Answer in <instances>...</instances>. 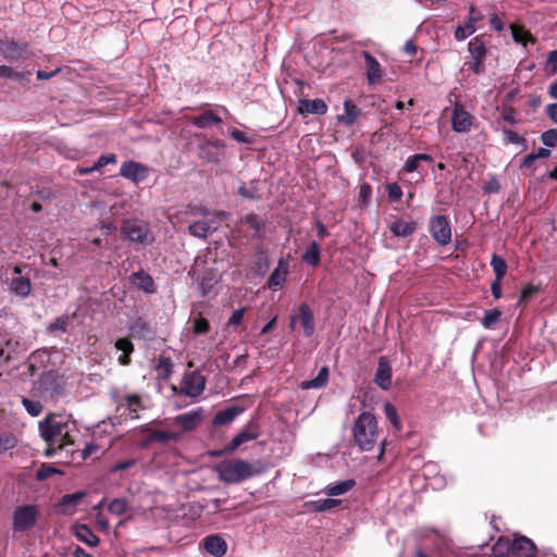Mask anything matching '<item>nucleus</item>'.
<instances>
[{
	"label": "nucleus",
	"mask_w": 557,
	"mask_h": 557,
	"mask_svg": "<svg viewBox=\"0 0 557 557\" xmlns=\"http://www.w3.org/2000/svg\"><path fill=\"white\" fill-rule=\"evenodd\" d=\"M289 271V262L285 258H280L276 268L271 273L268 280V287L272 290H277L286 281Z\"/></svg>",
	"instance_id": "a211bd4d"
},
{
	"label": "nucleus",
	"mask_w": 557,
	"mask_h": 557,
	"mask_svg": "<svg viewBox=\"0 0 557 557\" xmlns=\"http://www.w3.org/2000/svg\"><path fill=\"white\" fill-rule=\"evenodd\" d=\"M244 412V407L238 405H233L230 407H226L222 410H219L213 419H212V425L213 426H222L231 424L240 413Z\"/></svg>",
	"instance_id": "aec40b11"
},
{
	"label": "nucleus",
	"mask_w": 557,
	"mask_h": 557,
	"mask_svg": "<svg viewBox=\"0 0 557 557\" xmlns=\"http://www.w3.org/2000/svg\"><path fill=\"white\" fill-rule=\"evenodd\" d=\"M502 317V312L498 309H491L485 311V314L482 319V325L484 329H492Z\"/></svg>",
	"instance_id": "09e8293b"
},
{
	"label": "nucleus",
	"mask_w": 557,
	"mask_h": 557,
	"mask_svg": "<svg viewBox=\"0 0 557 557\" xmlns=\"http://www.w3.org/2000/svg\"><path fill=\"white\" fill-rule=\"evenodd\" d=\"M39 515L40 511L37 505L27 504L16 506L12 512L13 533H24L32 530L37 522Z\"/></svg>",
	"instance_id": "20e7f679"
},
{
	"label": "nucleus",
	"mask_w": 557,
	"mask_h": 557,
	"mask_svg": "<svg viewBox=\"0 0 557 557\" xmlns=\"http://www.w3.org/2000/svg\"><path fill=\"white\" fill-rule=\"evenodd\" d=\"M386 188L391 201H397L401 198L403 190L397 183L388 184Z\"/></svg>",
	"instance_id": "e2e57ef3"
},
{
	"label": "nucleus",
	"mask_w": 557,
	"mask_h": 557,
	"mask_svg": "<svg viewBox=\"0 0 557 557\" xmlns=\"http://www.w3.org/2000/svg\"><path fill=\"white\" fill-rule=\"evenodd\" d=\"M245 308L237 309L230 317L227 325L228 327L236 329L244 320Z\"/></svg>",
	"instance_id": "680f3d73"
},
{
	"label": "nucleus",
	"mask_w": 557,
	"mask_h": 557,
	"mask_svg": "<svg viewBox=\"0 0 557 557\" xmlns=\"http://www.w3.org/2000/svg\"><path fill=\"white\" fill-rule=\"evenodd\" d=\"M219 228V223L214 219L213 215L209 218H202L201 220H196L189 223L188 225V234L193 237L199 239H207L211 234L216 232Z\"/></svg>",
	"instance_id": "1a4fd4ad"
},
{
	"label": "nucleus",
	"mask_w": 557,
	"mask_h": 557,
	"mask_svg": "<svg viewBox=\"0 0 557 557\" xmlns=\"http://www.w3.org/2000/svg\"><path fill=\"white\" fill-rule=\"evenodd\" d=\"M495 557H505L512 554V542L507 537H499L492 547Z\"/></svg>",
	"instance_id": "a19ab883"
},
{
	"label": "nucleus",
	"mask_w": 557,
	"mask_h": 557,
	"mask_svg": "<svg viewBox=\"0 0 557 557\" xmlns=\"http://www.w3.org/2000/svg\"><path fill=\"white\" fill-rule=\"evenodd\" d=\"M259 426L256 420H250L245 428L233 437L225 451L233 453L244 443L253 441L259 437Z\"/></svg>",
	"instance_id": "9b49d317"
},
{
	"label": "nucleus",
	"mask_w": 557,
	"mask_h": 557,
	"mask_svg": "<svg viewBox=\"0 0 557 557\" xmlns=\"http://www.w3.org/2000/svg\"><path fill=\"white\" fill-rule=\"evenodd\" d=\"M108 510L115 516H121L127 510V500L125 498H114L109 504Z\"/></svg>",
	"instance_id": "3c124183"
},
{
	"label": "nucleus",
	"mask_w": 557,
	"mask_h": 557,
	"mask_svg": "<svg viewBox=\"0 0 557 557\" xmlns=\"http://www.w3.org/2000/svg\"><path fill=\"white\" fill-rule=\"evenodd\" d=\"M197 280L198 289L202 296H208L212 292L213 286L216 282L215 276L209 271L201 273V275L198 276Z\"/></svg>",
	"instance_id": "4c0bfd02"
},
{
	"label": "nucleus",
	"mask_w": 557,
	"mask_h": 557,
	"mask_svg": "<svg viewBox=\"0 0 557 557\" xmlns=\"http://www.w3.org/2000/svg\"><path fill=\"white\" fill-rule=\"evenodd\" d=\"M189 122L198 128H208L222 123V119L212 110H205L198 115L189 117Z\"/></svg>",
	"instance_id": "bb28decb"
},
{
	"label": "nucleus",
	"mask_w": 557,
	"mask_h": 557,
	"mask_svg": "<svg viewBox=\"0 0 557 557\" xmlns=\"http://www.w3.org/2000/svg\"><path fill=\"white\" fill-rule=\"evenodd\" d=\"M215 472L219 480L227 484L243 482L256 473L252 466L243 459L222 461L216 465Z\"/></svg>",
	"instance_id": "f03ea898"
},
{
	"label": "nucleus",
	"mask_w": 557,
	"mask_h": 557,
	"mask_svg": "<svg viewBox=\"0 0 557 557\" xmlns=\"http://www.w3.org/2000/svg\"><path fill=\"white\" fill-rule=\"evenodd\" d=\"M0 77L20 81L24 77V74L15 72L11 66L0 65Z\"/></svg>",
	"instance_id": "052dcab7"
},
{
	"label": "nucleus",
	"mask_w": 557,
	"mask_h": 557,
	"mask_svg": "<svg viewBox=\"0 0 557 557\" xmlns=\"http://www.w3.org/2000/svg\"><path fill=\"white\" fill-rule=\"evenodd\" d=\"M469 70H471L474 74H482L485 71L484 60H474L468 61L465 63Z\"/></svg>",
	"instance_id": "338daca9"
},
{
	"label": "nucleus",
	"mask_w": 557,
	"mask_h": 557,
	"mask_svg": "<svg viewBox=\"0 0 557 557\" xmlns=\"http://www.w3.org/2000/svg\"><path fill=\"white\" fill-rule=\"evenodd\" d=\"M115 348L123 354L119 357V362L123 366H127L131 362L129 355L134 350V345L128 338H119L115 342Z\"/></svg>",
	"instance_id": "c9c22d12"
},
{
	"label": "nucleus",
	"mask_w": 557,
	"mask_h": 557,
	"mask_svg": "<svg viewBox=\"0 0 557 557\" xmlns=\"http://www.w3.org/2000/svg\"><path fill=\"white\" fill-rule=\"evenodd\" d=\"M121 231L125 238L134 243L150 245L154 240L149 224L141 220L134 219L124 221Z\"/></svg>",
	"instance_id": "423d86ee"
},
{
	"label": "nucleus",
	"mask_w": 557,
	"mask_h": 557,
	"mask_svg": "<svg viewBox=\"0 0 557 557\" xmlns=\"http://www.w3.org/2000/svg\"><path fill=\"white\" fill-rule=\"evenodd\" d=\"M503 135L506 144L522 145L525 141L524 138L520 137L516 132L509 128H504Z\"/></svg>",
	"instance_id": "4d7b16f0"
},
{
	"label": "nucleus",
	"mask_w": 557,
	"mask_h": 557,
	"mask_svg": "<svg viewBox=\"0 0 557 557\" xmlns=\"http://www.w3.org/2000/svg\"><path fill=\"white\" fill-rule=\"evenodd\" d=\"M116 161H117V158H116V154H114V153L102 154L94 163V169L99 171L104 165L110 164V163L114 164V163H116Z\"/></svg>",
	"instance_id": "13d9d810"
},
{
	"label": "nucleus",
	"mask_w": 557,
	"mask_h": 557,
	"mask_svg": "<svg viewBox=\"0 0 557 557\" xmlns=\"http://www.w3.org/2000/svg\"><path fill=\"white\" fill-rule=\"evenodd\" d=\"M70 321H71L70 315H67V314L60 315L47 326V332L54 333L57 331H60V332L64 333L67 331Z\"/></svg>",
	"instance_id": "a18cd8bd"
},
{
	"label": "nucleus",
	"mask_w": 557,
	"mask_h": 557,
	"mask_svg": "<svg viewBox=\"0 0 557 557\" xmlns=\"http://www.w3.org/2000/svg\"><path fill=\"white\" fill-rule=\"evenodd\" d=\"M119 408L123 409V413L129 417V419H138V410L143 408L141 399L136 394L126 395Z\"/></svg>",
	"instance_id": "cd10ccee"
},
{
	"label": "nucleus",
	"mask_w": 557,
	"mask_h": 557,
	"mask_svg": "<svg viewBox=\"0 0 557 557\" xmlns=\"http://www.w3.org/2000/svg\"><path fill=\"white\" fill-rule=\"evenodd\" d=\"M327 381H329V369H327V367H322L319 370L315 377H313L311 380L302 381L299 386L304 391L311 389V388H322L327 384Z\"/></svg>",
	"instance_id": "473e14b6"
},
{
	"label": "nucleus",
	"mask_w": 557,
	"mask_h": 557,
	"mask_svg": "<svg viewBox=\"0 0 557 557\" xmlns=\"http://www.w3.org/2000/svg\"><path fill=\"white\" fill-rule=\"evenodd\" d=\"M296 323H299L304 330V334L310 337L314 333V319L313 312L307 304H301L298 308V314L290 317V329H295Z\"/></svg>",
	"instance_id": "9d476101"
},
{
	"label": "nucleus",
	"mask_w": 557,
	"mask_h": 557,
	"mask_svg": "<svg viewBox=\"0 0 557 557\" xmlns=\"http://www.w3.org/2000/svg\"><path fill=\"white\" fill-rule=\"evenodd\" d=\"M74 535L78 541L90 547H96L100 542L99 537L86 524H76L74 527Z\"/></svg>",
	"instance_id": "2f4dec72"
},
{
	"label": "nucleus",
	"mask_w": 557,
	"mask_h": 557,
	"mask_svg": "<svg viewBox=\"0 0 557 557\" xmlns=\"http://www.w3.org/2000/svg\"><path fill=\"white\" fill-rule=\"evenodd\" d=\"M202 543L206 552L214 557H222L226 553L227 544L218 534L206 536Z\"/></svg>",
	"instance_id": "5701e85b"
},
{
	"label": "nucleus",
	"mask_w": 557,
	"mask_h": 557,
	"mask_svg": "<svg viewBox=\"0 0 557 557\" xmlns=\"http://www.w3.org/2000/svg\"><path fill=\"white\" fill-rule=\"evenodd\" d=\"M472 125V115L461 104H456L451 114V127L456 133H467Z\"/></svg>",
	"instance_id": "f3484780"
},
{
	"label": "nucleus",
	"mask_w": 557,
	"mask_h": 557,
	"mask_svg": "<svg viewBox=\"0 0 557 557\" xmlns=\"http://www.w3.org/2000/svg\"><path fill=\"white\" fill-rule=\"evenodd\" d=\"M201 417L202 410L199 408L175 417L174 422L176 425H180L183 431H191L197 428Z\"/></svg>",
	"instance_id": "393cba45"
},
{
	"label": "nucleus",
	"mask_w": 557,
	"mask_h": 557,
	"mask_svg": "<svg viewBox=\"0 0 557 557\" xmlns=\"http://www.w3.org/2000/svg\"><path fill=\"white\" fill-rule=\"evenodd\" d=\"M34 393L44 399H55L64 393V385L54 371H47L34 384Z\"/></svg>",
	"instance_id": "39448f33"
},
{
	"label": "nucleus",
	"mask_w": 557,
	"mask_h": 557,
	"mask_svg": "<svg viewBox=\"0 0 557 557\" xmlns=\"http://www.w3.org/2000/svg\"><path fill=\"white\" fill-rule=\"evenodd\" d=\"M355 444L362 451L372 450L379 440V429L375 416L370 411L361 412L352 428Z\"/></svg>",
	"instance_id": "f257e3e1"
},
{
	"label": "nucleus",
	"mask_w": 557,
	"mask_h": 557,
	"mask_svg": "<svg viewBox=\"0 0 557 557\" xmlns=\"http://www.w3.org/2000/svg\"><path fill=\"white\" fill-rule=\"evenodd\" d=\"M129 282L147 294H153L156 292V285L151 275L144 270L132 273L129 275Z\"/></svg>",
	"instance_id": "b1692460"
},
{
	"label": "nucleus",
	"mask_w": 557,
	"mask_h": 557,
	"mask_svg": "<svg viewBox=\"0 0 557 557\" xmlns=\"http://www.w3.org/2000/svg\"><path fill=\"white\" fill-rule=\"evenodd\" d=\"M536 546L532 540L527 536H518L512 541V555L515 557H534Z\"/></svg>",
	"instance_id": "412c9836"
},
{
	"label": "nucleus",
	"mask_w": 557,
	"mask_h": 557,
	"mask_svg": "<svg viewBox=\"0 0 557 557\" xmlns=\"http://www.w3.org/2000/svg\"><path fill=\"white\" fill-rule=\"evenodd\" d=\"M338 504H339V500H337V499L326 498V499H322V500L317 502L315 503V509L318 511H325V510H329L331 508H334Z\"/></svg>",
	"instance_id": "774afa93"
},
{
	"label": "nucleus",
	"mask_w": 557,
	"mask_h": 557,
	"mask_svg": "<svg viewBox=\"0 0 557 557\" xmlns=\"http://www.w3.org/2000/svg\"><path fill=\"white\" fill-rule=\"evenodd\" d=\"M468 51L474 60H485L487 54L486 46L480 36H476L469 41Z\"/></svg>",
	"instance_id": "72a5a7b5"
},
{
	"label": "nucleus",
	"mask_w": 557,
	"mask_h": 557,
	"mask_svg": "<svg viewBox=\"0 0 557 557\" xmlns=\"http://www.w3.org/2000/svg\"><path fill=\"white\" fill-rule=\"evenodd\" d=\"M256 258V272L260 275H264L270 265V261L264 251L260 250L255 253Z\"/></svg>",
	"instance_id": "8fccbe9b"
},
{
	"label": "nucleus",
	"mask_w": 557,
	"mask_h": 557,
	"mask_svg": "<svg viewBox=\"0 0 557 557\" xmlns=\"http://www.w3.org/2000/svg\"><path fill=\"white\" fill-rule=\"evenodd\" d=\"M510 28H511L512 39L516 42L522 44L523 46H525L529 40H532L531 35L528 32H525L522 27L512 25Z\"/></svg>",
	"instance_id": "603ef678"
},
{
	"label": "nucleus",
	"mask_w": 557,
	"mask_h": 557,
	"mask_svg": "<svg viewBox=\"0 0 557 557\" xmlns=\"http://www.w3.org/2000/svg\"><path fill=\"white\" fill-rule=\"evenodd\" d=\"M129 331L134 336L140 339L151 341L154 337L153 330L143 318H137L132 321Z\"/></svg>",
	"instance_id": "c85d7f7f"
},
{
	"label": "nucleus",
	"mask_w": 557,
	"mask_h": 557,
	"mask_svg": "<svg viewBox=\"0 0 557 557\" xmlns=\"http://www.w3.org/2000/svg\"><path fill=\"white\" fill-rule=\"evenodd\" d=\"M208 331H209V322L205 318L199 317L194 320L193 332L195 334H206V333H208Z\"/></svg>",
	"instance_id": "bf43d9fd"
},
{
	"label": "nucleus",
	"mask_w": 557,
	"mask_h": 557,
	"mask_svg": "<svg viewBox=\"0 0 557 557\" xmlns=\"http://www.w3.org/2000/svg\"><path fill=\"white\" fill-rule=\"evenodd\" d=\"M491 265L495 273V278L503 280L507 271L506 261L498 255H493L491 259Z\"/></svg>",
	"instance_id": "c03bdc74"
},
{
	"label": "nucleus",
	"mask_w": 557,
	"mask_h": 557,
	"mask_svg": "<svg viewBox=\"0 0 557 557\" xmlns=\"http://www.w3.org/2000/svg\"><path fill=\"white\" fill-rule=\"evenodd\" d=\"M344 110L345 114L339 116V121L345 125H352L361 113L360 109L351 100L344 101Z\"/></svg>",
	"instance_id": "f704fd0d"
},
{
	"label": "nucleus",
	"mask_w": 557,
	"mask_h": 557,
	"mask_svg": "<svg viewBox=\"0 0 557 557\" xmlns=\"http://www.w3.org/2000/svg\"><path fill=\"white\" fill-rule=\"evenodd\" d=\"M137 463V459L129 458L123 461L115 462L110 468V473L122 472L133 468Z\"/></svg>",
	"instance_id": "5fc2aeb1"
},
{
	"label": "nucleus",
	"mask_w": 557,
	"mask_h": 557,
	"mask_svg": "<svg viewBox=\"0 0 557 557\" xmlns=\"http://www.w3.org/2000/svg\"><path fill=\"white\" fill-rule=\"evenodd\" d=\"M392 366L385 356L379 358L377 368L374 374V383L384 391L392 386Z\"/></svg>",
	"instance_id": "dca6fc26"
},
{
	"label": "nucleus",
	"mask_w": 557,
	"mask_h": 557,
	"mask_svg": "<svg viewBox=\"0 0 557 557\" xmlns=\"http://www.w3.org/2000/svg\"><path fill=\"white\" fill-rule=\"evenodd\" d=\"M475 32V26L471 25L469 22L466 25H458L455 29V38L458 41H461L472 35Z\"/></svg>",
	"instance_id": "864d4df0"
},
{
	"label": "nucleus",
	"mask_w": 557,
	"mask_h": 557,
	"mask_svg": "<svg viewBox=\"0 0 557 557\" xmlns=\"http://www.w3.org/2000/svg\"><path fill=\"white\" fill-rule=\"evenodd\" d=\"M384 413L393 428L397 431L401 430V422L397 413V409L389 403L384 404Z\"/></svg>",
	"instance_id": "49530a36"
},
{
	"label": "nucleus",
	"mask_w": 557,
	"mask_h": 557,
	"mask_svg": "<svg viewBox=\"0 0 557 557\" xmlns=\"http://www.w3.org/2000/svg\"><path fill=\"white\" fill-rule=\"evenodd\" d=\"M85 496L86 493L83 491L63 495L58 505L59 511L65 516L74 515L76 512L77 506Z\"/></svg>",
	"instance_id": "6ab92c4d"
},
{
	"label": "nucleus",
	"mask_w": 557,
	"mask_h": 557,
	"mask_svg": "<svg viewBox=\"0 0 557 557\" xmlns=\"http://www.w3.org/2000/svg\"><path fill=\"white\" fill-rule=\"evenodd\" d=\"M321 247L317 242H311L305 252L302 253V260L310 265H318L320 263Z\"/></svg>",
	"instance_id": "e433bc0d"
},
{
	"label": "nucleus",
	"mask_w": 557,
	"mask_h": 557,
	"mask_svg": "<svg viewBox=\"0 0 557 557\" xmlns=\"http://www.w3.org/2000/svg\"><path fill=\"white\" fill-rule=\"evenodd\" d=\"M199 157L208 163H218L221 160V154L219 151L210 147H206L202 143L198 145Z\"/></svg>",
	"instance_id": "37998d69"
},
{
	"label": "nucleus",
	"mask_w": 557,
	"mask_h": 557,
	"mask_svg": "<svg viewBox=\"0 0 557 557\" xmlns=\"http://www.w3.org/2000/svg\"><path fill=\"white\" fill-rule=\"evenodd\" d=\"M356 482L352 479L341 481L335 484H331L326 487V494L329 496H338L347 493L355 486Z\"/></svg>",
	"instance_id": "ea45409f"
},
{
	"label": "nucleus",
	"mask_w": 557,
	"mask_h": 557,
	"mask_svg": "<svg viewBox=\"0 0 557 557\" xmlns=\"http://www.w3.org/2000/svg\"><path fill=\"white\" fill-rule=\"evenodd\" d=\"M361 57L364 59L366 77L370 85L381 83L384 71L379 61L369 52L362 51Z\"/></svg>",
	"instance_id": "f8f14e48"
},
{
	"label": "nucleus",
	"mask_w": 557,
	"mask_h": 557,
	"mask_svg": "<svg viewBox=\"0 0 557 557\" xmlns=\"http://www.w3.org/2000/svg\"><path fill=\"white\" fill-rule=\"evenodd\" d=\"M212 215V212L209 208L201 205L188 203L181 211H177L173 219H176L177 222H184L185 216L193 218H209Z\"/></svg>",
	"instance_id": "4be33fe9"
},
{
	"label": "nucleus",
	"mask_w": 557,
	"mask_h": 557,
	"mask_svg": "<svg viewBox=\"0 0 557 557\" xmlns=\"http://www.w3.org/2000/svg\"><path fill=\"white\" fill-rule=\"evenodd\" d=\"M541 140L547 147H555L557 144V129L550 128L545 131L541 135Z\"/></svg>",
	"instance_id": "6e6d98bb"
},
{
	"label": "nucleus",
	"mask_w": 557,
	"mask_h": 557,
	"mask_svg": "<svg viewBox=\"0 0 557 557\" xmlns=\"http://www.w3.org/2000/svg\"><path fill=\"white\" fill-rule=\"evenodd\" d=\"M240 223L253 231L252 238L262 239L264 236L265 221L256 213H248L240 218Z\"/></svg>",
	"instance_id": "a878e982"
},
{
	"label": "nucleus",
	"mask_w": 557,
	"mask_h": 557,
	"mask_svg": "<svg viewBox=\"0 0 557 557\" xmlns=\"http://www.w3.org/2000/svg\"><path fill=\"white\" fill-rule=\"evenodd\" d=\"M9 288L14 295L25 298L30 294L32 283L27 276H13Z\"/></svg>",
	"instance_id": "c756f323"
},
{
	"label": "nucleus",
	"mask_w": 557,
	"mask_h": 557,
	"mask_svg": "<svg viewBox=\"0 0 557 557\" xmlns=\"http://www.w3.org/2000/svg\"><path fill=\"white\" fill-rule=\"evenodd\" d=\"M22 405L32 417H38L42 412V405L38 400H33L27 397H22Z\"/></svg>",
	"instance_id": "de8ad7c7"
},
{
	"label": "nucleus",
	"mask_w": 557,
	"mask_h": 557,
	"mask_svg": "<svg viewBox=\"0 0 557 557\" xmlns=\"http://www.w3.org/2000/svg\"><path fill=\"white\" fill-rule=\"evenodd\" d=\"M0 54L8 61H18L27 57V46L13 40L0 41Z\"/></svg>",
	"instance_id": "2eb2a0df"
},
{
	"label": "nucleus",
	"mask_w": 557,
	"mask_h": 557,
	"mask_svg": "<svg viewBox=\"0 0 557 557\" xmlns=\"http://www.w3.org/2000/svg\"><path fill=\"white\" fill-rule=\"evenodd\" d=\"M430 233L435 242L445 246L451 240V228L445 215H435L430 221Z\"/></svg>",
	"instance_id": "6e6552de"
},
{
	"label": "nucleus",
	"mask_w": 557,
	"mask_h": 557,
	"mask_svg": "<svg viewBox=\"0 0 557 557\" xmlns=\"http://www.w3.org/2000/svg\"><path fill=\"white\" fill-rule=\"evenodd\" d=\"M500 115L504 121L511 125L517 123L516 110L512 107H503Z\"/></svg>",
	"instance_id": "0e129e2a"
},
{
	"label": "nucleus",
	"mask_w": 557,
	"mask_h": 557,
	"mask_svg": "<svg viewBox=\"0 0 557 557\" xmlns=\"http://www.w3.org/2000/svg\"><path fill=\"white\" fill-rule=\"evenodd\" d=\"M156 370L158 371L159 376L163 380L169 379L173 372V362L171 358L161 356L158 359Z\"/></svg>",
	"instance_id": "79ce46f5"
},
{
	"label": "nucleus",
	"mask_w": 557,
	"mask_h": 557,
	"mask_svg": "<svg viewBox=\"0 0 557 557\" xmlns=\"http://www.w3.org/2000/svg\"><path fill=\"white\" fill-rule=\"evenodd\" d=\"M299 112L322 115L327 112V106L322 99H302L299 100Z\"/></svg>",
	"instance_id": "7c9ffc66"
},
{
	"label": "nucleus",
	"mask_w": 557,
	"mask_h": 557,
	"mask_svg": "<svg viewBox=\"0 0 557 557\" xmlns=\"http://www.w3.org/2000/svg\"><path fill=\"white\" fill-rule=\"evenodd\" d=\"M206 386V377L199 371L186 372L181 383V393L196 398L200 396Z\"/></svg>",
	"instance_id": "0eeeda50"
},
{
	"label": "nucleus",
	"mask_w": 557,
	"mask_h": 557,
	"mask_svg": "<svg viewBox=\"0 0 557 557\" xmlns=\"http://www.w3.org/2000/svg\"><path fill=\"white\" fill-rule=\"evenodd\" d=\"M181 434L174 431L152 430L149 433V440L159 443L176 442Z\"/></svg>",
	"instance_id": "58836bf2"
},
{
	"label": "nucleus",
	"mask_w": 557,
	"mask_h": 557,
	"mask_svg": "<svg viewBox=\"0 0 557 557\" xmlns=\"http://www.w3.org/2000/svg\"><path fill=\"white\" fill-rule=\"evenodd\" d=\"M38 428L48 446L57 445L59 449L63 447V442L69 436L67 422L60 421L54 414H50L39 422Z\"/></svg>",
	"instance_id": "7ed1b4c3"
},
{
	"label": "nucleus",
	"mask_w": 557,
	"mask_h": 557,
	"mask_svg": "<svg viewBox=\"0 0 557 557\" xmlns=\"http://www.w3.org/2000/svg\"><path fill=\"white\" fill-rule=\"evenodd\" d=\"M387 226L395 237H408L416 232L418 224L413 220L406 221L392 215L387 220Z\"/></svg>",
	"instance_id": "4468645a"
},
{
	"label": "nucleus",
	"mask_w": 557,
	"mask_h": 557,
	"mask_svg": "<svg viewBox=\"0 0 557 557\" xmlns=\"http://www.w3.org/2000/svg\"><path fill=\"white\" fill-rule=\"evenodd\" d=\"M539 286L532 284H528L527 286H524L523 289L521 290L519 304L529 300L533 295H535L539 292Z\"/></svg>",
	"instance_id": "69168bd1"
},
{
	"label": "nucleus",
	"mask_w": 557,
	"mask_h": 557,
	"mask_svg": "<svg viewBox=\"0 0 557 557\" xmlns=\"http://www.w3.org/2000/svg\"><path fill=\"white\" fill-rule=\"evenodd\" d=\"M120 175L133 183H139L147 178L148 168L135 161H125L120 168Z\"/></svg>",
	"instance_id": "ddd939ff"
}]
</instances>
